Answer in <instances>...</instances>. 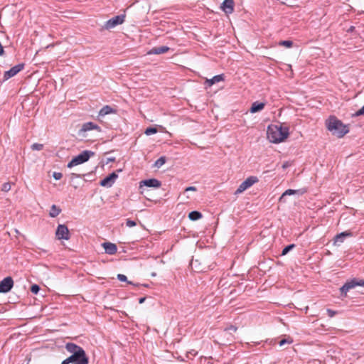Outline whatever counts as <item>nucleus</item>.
Returning a JSON list of instances; mask_svg holds the SVG:
<instances>
[{
    "mask_svg": "<svg viewBox=\"0 0 364 364\" xmlns=\"http://www.w3.org/2000/svg\"><path fill=\"white\" fill-rule=\"evenodd\" d=\"M161 186V182L156 178H149L141 181L139 183V188L141 194L144 193V187L149 188H159Z\"/></svg>",
    "mask_w": 364,
    "mask_h": 364,
    "instance_id": "obj_8",
    "label": "nucleus"
},
{
    "mask_svg": "<svg viewBox=\"0 0 364 364\" xmlns=\"http://www.w3.org/2000/svg\"><path fill=\"white\" fill-rule=\"evenodd\" d=\"M117 178L118 175L115 172H112V173L109 174L107 176L104 178L100 182V184L101 186L103 187H111Z\"/></svg>",
    "mask_w": 364,
    "mask_h": 364,
    "instance_id": "obj_12",
    "label": "nucleus"
},
{
    "mask_svg": "<svg viewBox=\"0 0 364 364\" xmlns=\"http://www.w3.org/2000/svg\"><path fill=\"white\" fill-rule=\"evenodd\" d=\"M156 275V274L155 272H153V273L151 274V276H152V277H155Z\"/></svg>",
    "mask_w": 364,
    "mask_h": 364,
    "instance_id": "obj_45",
    "label": "nucleus"
},
{
    "mask_svg": "<svg viewBox=\"0 0 364 364\" xmlns=\"http://www.w3.org/2000/svg\"><path fill=\"white\" fill-rule=\"evenodd\" d=\"M353 232L350 230L342 232L336 235L334 237V244H341L343 242L345 238L352 237Z\"/></svg>",
    "mask_w": 364,
    "mask_h": 364,
    "instance_id": "obj_15",
    "label": "nucleus"
},
{
    "mask_svg": "<svg viewBox=\"0 0 364 364\" xmlns=\"http://www.w3.org/2000/svg\"><path fill=\"white\" fill-rule=\"evenodd\" d=\"M279 45L287 48H291L293 46V42L291 41H281L279 43Z\"/></svg>",
    "mask_w": 364,
    "mask_h": 364,
    "instance_id": "obj_28",
    "label": "nucleus"
},
{
    "mask_svg": "<svg viewBox=\"0 0 364 364\" xmlns=\"http://www.w3.org/2000/svg\"><path fill=\"white\" fill-rule=\"evenodd\" d=\"M60 212L61 210L59 208H58L55 205H53L51 206V210L49 215L52 218H55L60 214Z\"/></svg>",
    "mask_w": 364,
    "mask_h": 364,
    "instance_id": "obj_22",
    "label": "nucleus"
},
{
    "mask_svg": "<svg viewBox=\"0 0 364 364\" xmlns=\"http://www.w3.org/2000/svg\"><path fill=\"white\" fill-rule=\"evenodd\" d=\"M362 115H364V105L353 114V117H358Z\"/></svg>",
    "mask_w": 364,
    "mask_h": 364,
    "instance_id": "obj_33",
    "label": "nucleus"
},
{
    "mask_svg": "<svg viewBox=\"0 0 364 364\" xmlns=\"http://www.w3.org/2000/svg\"><path fill=\"white\" fill-rule=\"evenodd\" d=\"M32 150L41 151L43 149V144L34 143L31 145Z\"/></svg>",
    "mask_w": 364,
    "mask_h": 364,
    "instance_id": "obj_29",
    "label": "nucleus"
},
{
    "mask_svg": "<svg viewBox=\"0 0 364 364\" xmlns=\"http://www.w3.org/2000/svg\"><path fill=\"white\" fill-rule=\"evenodd\" d=\"M234 0H224L220 6V9L226 14H230L234 11Z\"/></svg>",
    "mask_w": 364,
    "mask_h": 364,
    "instance_id": "obj_13",
    "label": "nucleus"
},
{
    "mask_svg": "<svg viewBox=\"0 0 364 364\" xmlns=\"http://www.w3.org/2000/svg\"><path fill=\"white\" fill-rule=\"evenodd\" d=\"M67 351L71 353L68 357L69 360L73 364H88L89 358L87 356L85 350L80 346L73 343H68L65 345Z\"/></svg>",
    "mask_w": 364,
    "mask_h": 364,
    "instance_id": "obj_1",
    "label": "nucleus"
},
{
    "mask_svg": "<svg viewBox=\"0 0 364 364\" xmlns=\"http://www.w3.org/2000/svg\"><path fill=\"white\" fill-rule=\"evenodd\" d=\"M327 129L332 133L333 135L338 138H342L349 132L348 125L344 124L341 120L338 119L336 116L331 115L325 122Z\"/></svg>",
    "mask_w": 364,
    "mask_h": 364,
    "instance_id": "obj_2",
    "label": "nucleus"
},
{
    "mask_svg": "<svg viewBox=\"0 0 364 364\" xmlns=\"http://www.w3.org/2000/svg\"><path fill=\"white\" fill-rule=\"evenodd\" d=\"M40 289H41L40 287L38 284H33L31 287V291L33 294H37L39 292Z\"/></svg>",
    "mask_w": 364,
    "mask_h": 364,
    "instance_id": "obj_31",
    "label": "nucleus"
},
{
    "mask_svg": "<svg viewBox=\"0 0 364 364\" xmlns=\"http://www.w3.org/2000/svg\"><path fill=\"white\" fill-rule=\"evenodd\" d=\"M136 225V223L134 220H132L130 219H127L126 221V225L129 228L134 227Z\"/></svg>",
    "mask_w": 364,
    "mask_h": 364,
    "instance_id": "obj_34",
    "label": "nucleus"
},
{
    "mask_svg": "<svg viewBox=\"0 0 364 364\" xmlns=\"http://www.w3.org/2000/svg\"><path fill=\"white\" fill-rule=\"evenodd\" d=\"M289 166V164L288 162H285L282 164V168L284 169H285L286 168H287L288 166Z\"/></svg>",
    "mask_w": 364,
    "mask_h": 364,
    "instance_id": "obj_41",
    "label": "nucleus"
},
{
    "mask_svg": "<svg viewBox=\"0 0 364 364\" xmlns=\"http://www.w3.org/2000/svg\"><path fill=\"white\" fill-rule=\"evenodd\" d=\"M293 342V339L291 338H282L279 341V345L283 346L285 344H291Z\"/></svg>",
    "mask_w": 364,
    "mask_h": 364,
    "instance_id": "obj_26",
    "label": "nucleus"
},
{
    "mask_svg": "<svg viewBox=\"0 0 364 364\" xmlns=\"http://www.w3.org/2000/svg\"><path fill=\"white\" fill-rule=\"evenodd\" d=\"M170 48L166 46L154 47L147 52L148 55H160L168 52Z\"/></svg>",
    "mask_w": 364,
    "mask_h": 364,
    "instance_id": "obj_16",
    "label": "nucleus"
},
{
    "mask_svg": "<svg viewBox=\"0 0 364 364\" xmlns=\"http://www.w3.org/2000/svg\"><path fill=\"white\" fill-rule=\"evenodd\" d=\"M114 159H115L114 158H112V159H109V161H114Z\"/></svg>",
    "mask_w": 364,
    "mask_h": 364,
    "instance_id": "obj_44",
    "label": "nucleus"
},
{
    "mask_svg": "<svg viewBox=\"0 0 364 364\" xmlns=\"http://www.w3.org/2000/svg\"><path fill=\"white\" fill-rule=\"evenodd\" d=\"M23 68H24L23 63H19V64H17L15 66L12 67L10 70H9L4 73L3 81L4 82V81L9 80V78L15 76L20 71H21Z\"/></svg>",
    "mask_w": 364,
    "mask_h": 364,
    "instance_id": "obj_10",
    "label": "nucleus"
},
{
    "mask_svg": "<svg viewBox=\"0 0 364 364\" xmlns=\"http://www.w3.org/2000/svg\"><path fill=\"white\" fill-rule=\"evenodd\" d=\"M257 176H250L246 178L235 191V194H240L244 192L245 190L253 186L255 183L258 182Z\"/></svg>",
    "mask_w": 364,
    "mask_h": 364,
    "instance_id": "obj_7",
    "label": "nucleus"
},
{
    "mask_svg": "<svg viewBox=\"0 0 364 364\" xmlns=\"http://www.w3.org/2000/svg\"><path fill=\"white\" fill-rule=\"evenodd\" d=\"M299 191V190L287 189L282 193L279 200H282L283 199V198H284L286 196H291V195L296 193Z\"/></svg>",
    "mask_w": 364,
    "mask_h": 364,
    "instance_id": "obj_24",
    "label": "nucleus"
},
{
    "mask_svg": "<svg viewBox=\"0 0 364 364\" xmlns=\"http://www.w3.org/2000/svg\"><path fill=\"white\" fill-rule=\"evenodd\" d=\"M158 130L156 127H149L146 129L144 134L147 136H150L151 134L157 133Z\"/></svg>",
    "mask_w": 364,
    "mask_h": 364,
    "instance_id": "obj_25",
    "label": "nucleus"
},
{
    "mask_svg": "<svg viewBox=\"0 0 364 364\" xmlns=\"http://www.w3.org/2000/svg\"><path fill=\"white\" fill-rule=\"evenodd\" d=\"M357 286L364 287V279L353 278L346 282L341 288L340 291L342 296H346L347 292Z\"/></svg>",
    "mask_w": 364,
    "mask_h": 364,
    "instance_id": "obj_5",
    "label": "nucleus"
},
{
    "mask_svg": "<svg viewBox=\"0 0 364 364\" xmlns=\"http://www.w3.org/2000/svg\"><path fill=\"white\" fill-rule=\"evenodd\" d=\"M146 300V297H141L139 299V304H143L144 302V301Z\"/></svg>",
    "mask_w": 364,
    "mask_h": 364,
    "instance_id": "obj_42",
    "label": "nucleus"
},
{
    "mask_svg": "<svg viewBox=\"0 0 364 364\" xmlns=\"http://www.w3.org/2000/svg\"><path fill=\"white\" fill-rule=\"evenodd\" d=\"M95 155V152L90 150H85L80 154L73 158V159L68 164V168H72L75 166L87 162L90 158Z\"/></svg>",
    "mask_w": 364,
    "mask_h": 364,
    "instance_id": "obj_4",
    "label": "nucleus"
},
{
    "mask_svg": "<svg viewBox=\"0 0 364 364\" xmlns=\"http://www.w3.org/2000/svg\"><path fill=\"white\" fill-rule=\"evenodd\" d=\"M326 311H327L328 316L331 318L333 317L336 314V312L335 311L330 309H328L326 310Z\"/></svg>",
    "mask_w": 364,
    "mask_h": 364,
    "instance_id": "obj_36",
    "label": "nucleus"
},
{
    "mask_svg": "<svg viewBox=\"0 0 364 364\" xmlns=\"http://www.w3.org/2000/svg\"><path fill=\"white\" fill-rule=\"evenodd\" d=\"M125 14L116 16L107 21L105 23L104 28L107 30H109L118 25L122 24L125 21Z\"/></svg>",
    "mask_w": 364,
    "mask_h": 364,
    "instance_id": "obj_6",
    "label": "nucleus"
},
{
    "mask_svg": "<svg viewBox=\"0 0 364 364\" xmlns=\"http://www.w3.org/2000/svg\"><path fill=\"white\" fill-rule=\"evenodd\" d=\"M84 176H85V174H79V173H71V178L73 179L75 178H82Z\"/></svg>",
    "mask_w": 364,
    "mask_h": 364,
    "instance_id": "obj_37",
    "label": "nucleus"
},
{
    "mask_svg": "<svg viewBox=\"0 0 364 364\" xmlns=\"http://www.w3.org/2000/svg\"><path fill=\"white\" fill-rule=\"evenodd\" d=\"M14 286V280L12 277H7L0 282V293L9 292Z\"/></svg>",
    "mask_w": 364,
    "mask_h": 364,
    "instance_id": "obj_11",
    "label": "nucleus"
},
{
    "mask_svg": "<svg viewBox=\"0 0 364 364\" xmlns=\"http://www.w3.org/2000/svg\"><path fill=\"white\" fill-rule=\"evenodd\" d=\"M203 217V215L200 212L197 210H193L189 213L188 218L192 221H196L200 219Z\"/></svg>",
    "mask_w": 364,
    "mask_h": 364,
    "instance_id": "obj_21",
    "label": "nucleus"
},
{
    "mask_svg": "<svg viewBox=\"0 0 364 364\" xmlns=\"http://www.w3.org/2000/svg\"><path fill=\"white\" fill-rule=\"evenodd\" d=\"M11 184L8 182V183H4L2 185L1 190L4 192H8L11 190Z\"/></svg>",
    "mask_w": 364,
    "mask_h": 364,
    "instance_id": "obj_30",
    "label": "nucleus"
},
{
    "mask_svg": "<svg viewBox=\"0 0 364 364\" xmlns=\"http://www.w3.org/2000/svg\"><path fill=\"white\" fill-rule=\"evenodd\" d=\"M102 246L105 249V253L110 255H114L117 251V245L109 242H103Z\"/></svg>",
    "mask_w": 364,
    "mask_h": 364,
    "instance_id": "obj_14",
    "label": "nucleus"
},
{
    "mask_svg": "<svg viewBox=\"0 0 364 364\" xmlns=\"http://www.w3.org/2000/svg\"><path fill=\"white\" fill-rule=\"evenodd\" d=\"M264 106H265V103L256 101L252 104V106L250 109V112L251 113L258 112L264 109Z\"/></svg>",
    "mask_w": 364,
    "mask_h": 364,
    "instance_id": "obj_19",
    "label": "nucleus"
},
{
    "mask_svg": "<svg viewBox=\"0 0 364 364\" xmlns=\"http://www.w3.org/2000/svg\"><path fill=\"white\" fill-rule=\"evenodd\" d=\"M116 112L117 110L115 109L112 108L109 105H105L100 110L98 117H105V115Z\"/></svg>",
    "mask_w": 364,
    "mask_h": 364,
    "instance_id": "obj_18",
    "label": "nucleus"
},
{
    "mask_svg": "<svg viewBox=\"0 0 364 364\" xmlns=\"http://www.w3.org/2000/svg\"><path fill=\"white\" fill-rule=\"evenodd\" d=\"M55 235L58 240H68L70 237V231L68 227L64 224H60L58 225L55 231Z\"/></svg>",
    "mask_w": 364,
    "mask_h": 364,
    "instance_id": "obj_9",
    "label": "nucleus"
},
{
    "mask_svg": "<svg viewBox=\"0 0 364 364\" xmlns=\"http://www.w3.org/2000/svg\"><path fill=\"white\" fill-rule=\"evenodd\" d=\"M355 26H351L348 30H347V32L348 33H351V32H353L355 31Z\"/></svg>",
    "mask_w": 364,
    "mask_h": 364,
    "instance_id": "obj_39",
    "label": "nucleus"
},
{
    "mask_svg": "<svg viewBox=\"0 0 364 364\" xmlns=\"http://www.w3.org/2000/svg\"><path fill=\"white\" fill-rule=\"evenodd\" d=\"M267 138L272 143H279L289 136V129L282 125H270L268 127Z\"/></svg>",
    "mask_w": 364,
    "mask_h": 364,
    "instance_id": "obj_3",
    "label": "nucleus"
},
{
    "mask_svg": "<svg viewBox=\"0 0 364 364\" xmlns=\"http://www.w3.org/2000/svg\"><path fill=\"white\" fill-rule=\"evenodd\" d=\"M223 80H224V75L223 74L217 75H215L213 78L208 80L206 81V83L209 86H211V85H214L215 83L223 81Z\"/></svg>",
    "mask_w": 364,
    "mask_h": 364,
    "instance_id": "obj_20",
    "label": "nucleus"
},
{
    "mask_svg": "<svg viewBox=\"0 0 364 364\" xmlns=\"http://www.w3.org/2000/svg\"><path fill=\"white\" fill-rule=\"evenodd\" d=\"M71 362L69 360L68 358L62 361L61 364H70Z\"/></svg>",
    "mask_w": 364,
    "mask_h": 364,
    "instance_id": "obj_40",
    "label": "nucleus"
},
{
    "mask_svg": "<svg viewBox=\"0 0 364 364\" xmlns=\"http://www.w3.org/2000/svg\"><path fill=\"white\" fill-rule=\"evenodd\" d=\"M295 247L294 244H291L286 246L282 251V255H287L290 250H291Z\"/></svg>",
    "mask_w": 364,
    "mask_h": 364,
    "instance_id": "obj_27",
    "label": "nucleus"
},
{
    "mask_svg": "<svg viewBox=\"0 0 364 364\" xmlns=\"http://www.w3.org/2000/svg\"><path fill=\"white\" fill-rule=\"evenodd\" d=\"M197 189L195 186H188L185 189V191H196Z\"/></svg>",
    "mask_w": 364,
    "mask_h": 364,
    "instance_id": "obj_38",
    "label": "nucleus"
},
{
    "mask_svg": "<svg viewBox=\"0 0 364 364\" xmlns=\"http://www.w3.org/2000/svg\"><path fill=\"white\" fill-rule=\"evenodd\" d=\"M166 159L165 156H161L158 159L154 164V166L157 168H160L166 163Z\"/></svg>",
    "mask_w": 364,
    "mask_h": 364,
    "instance_id": "obj_23",
    "label": "nucleus"
},
{
    "mask_svg": "<svg viewBox=\"0 0 364 364\" xmlns=\"http://www.w3.org/2000/svg\"><path fill=\"white\" fill-rule=\"evenodd\" d=\"M93 129H96L98 132L101 131L100 127L97 124H96L92 122H89L84 123L82 124L81 129H80V132H86L93 130Z\"/></svg>",
    "mask_w": 364,
    "mask_h": 364,
    "instance_id": "obj_17",
    "label": "nucleus"
},
{
    "mask_svg": "<svg viewBox=\"0 0 364 364\" xmlns=\"http://www.w3.org/2000/svg\"><path fill=\"white\" fill-rule=\"evenodd\" d=\"M117 279L121 281V282H127L128 284H132V282H128L127 281V277L126 275L124 274H117Z\"/></svg>",
    "mask_w": 364,
    "mask_h": 364,
    "instance_id": "obj_32",
    "label": "nucleus"
},
{
    "mask_svg": "<svg viewBox=\"0 0 364 364\" xmlns=\"http://www.w3.org/2000/svg\"><path fill=\"white\" fill-rule=\"evenodd\" d=\"M230 329H231V330H233L234 331H236L237 328H236V327H235V326H232L230 327Z\"/></svg>",
    "mask_w": 364,
    "mask_h": 364,
    "instance_id": "obj_43",
    "label": "nucleus"
},
{
    "mask_svg": "<svg viewBox=\"0 0 364 364\" xmlns=\"http://www.w3.org/2000/svg\"><path fill=\"white\" fill-rule=\"evenodd\" d=\"M53 176L55 180H60L63 177V174L60 172H54Z\"/></svg>",
    "mask_w": 364,
    "mask_h": 364,
    "instance_id": "obj_35",
    "label": "nucleus"
}]
</instances>
